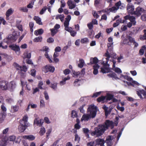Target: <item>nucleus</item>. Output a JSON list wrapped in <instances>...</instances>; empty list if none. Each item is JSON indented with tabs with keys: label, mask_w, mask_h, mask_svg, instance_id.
I'll use <instances>...</instances> for the list:
<instances>
[{
	"label": "nucleus",
	"mask_w": 146,
	"mask_h": 146,
	"mask_svg": "<svg viewBox=\"0 0 146 146\" xmlns=\"http://www.w3.org/2000/svg\"><path fill=\"white\" fill-rule=\"evenodd\" d=\"M113 123L112 121L107 120L104 124L99 125L94 129V131L91 133L92 136H96L98 137L102 135L105 131L107 129L109 126L112 127Z\"/></svg>",
	"instance_id": "obj_1"
},
{
	"label": "nucleus",
	"mask_w": 146,
	"mask_h": 146,
	"mask_svg": "<svg viewBox=\"0 0 146 146\" xmlns=\"http://www.w3.org/2000/svg\"><path fill=\"white\" fill-rule=\"evenodd\" d=\"M97 107L93 104L89 106L87 111V113L84 114L81 119V121L83 120L88 121L91 118L96 116L97 111Z\"/></svg>",
	"instance_id": "obj_2"
},
{
	"label": "nucleus",
	"mask_w": 146,
	"mask_h": 146,
	"mask_svg": "<svg viewBox=\"0 0 146 146\" xmlns=\"http://www.w3.org/2000/svg\"><path fill=\"white\" fill-rule=\"evenodd\" d=\"M28 116L25 115L23 117L22 119L20 121V125L19 126V130L20 132H23L29 126L28 123Z\"/></svg>",
	"instance_id": "obj_3"
},
{
	"label": "nucleus",
	"mask_w": 146,
	"mask_h": 146,
	"mask_svg": "<svg viewBox=\"0 0 146 146\" xmlns=\"http://www.w3.org/2000/svg\"><path fill=\"white\" fill-rule=\"evenodd\" d=\"M105 56L107 57V58H106V62H105L104 61H102L100 62L102 64H103L104 66V68H101V72L103 73L109 72L110 70L109 67L110 65L109 64H107V62L109 60V58L110 57L108 51H107L105 53Z\"/></svg>",
	"instance_id": "obj_4"
},
{
	"label": "nucleus",
	"mask_w": 146,
	"mask_h": 146,
	"mask_svg": "<svg viewBox=\"0 0 146 146\" xmlns=\"http://www.w3.org/2000/svg\"><path fill=\"white\" fill-rule=\"evenodd\" d=\"M146 10L140 7H137L136 9L134 12V15L137 17L140 16L142 13H146Z\"/></svg>",
	"instance_id": "obj_5"
},
{
	"label": "nucleus",
	"mask_w": 146,
	"mask_h": 146,
	"mask_svg": "<svg viewBox=\"0 0 146 146\" xmlns=\"http://www.w3.org/2000/svg\"><path fill=\"white\" fill-rule=\"evenodd\" d=\"M9 47L13 50L15 51L17 54L19 55L20 54V48L19 46L15 44H13L9 46Z\"/></svg>",
	"instance_id": "obj_6"
},
{
	"label": "nucleus",
	"mask_w": 146,
	"mask_h": 146,
	"mask_svg": "<svg viewBox=\"0 0 146 146\" xmlns=\"http://www.w3.org/2000/svg\"><path fill=\"white\" fill-rule=\"evenodd\" d=\"M113 137L112 136H109L107 137L105 141L107 144V146H111L113 144Z\"/></svg>",
	"instance_id": "obj_7"
},
{
	"label": "nucleus",
	"mask_w": 146,
	"mask_h": 146,
	"mask_svg": "<svg viewBox=\"0 0 146 146\" xmlns=\"http://www.w3.org/2000/svg\"><path fill=\"white\" fill-rule=\"evenodd\" d=\"M127 12L129 13H130L132 15H134V6L131 4H129L127 5Z\"/></svg>",
	"instance_id": "obj_8"
},
{
	"label": "nucleus",
	"mask_w": 146,
	"mask_h": 146,
	"mask_svg": "<svg viewBox=\"0 0 146 146\" xmlns=\"http://www.w3.org/2000/svg\"><path fill=\"white\" fill-rule=\"evenodd\" d=\"M102 108L104 110L105 112V115L106 116H107L109 115L110 114L113 109L112 108H110V107H109V108H108L105 105H104Z\"/></svg>",
	"instance_id": "obj_9"
},
{
	"label": "nucleus",
	"mask_w": 146,
	"mask_h": 146,
	"mask_svg": "<svg viewBox=\"0 0 146 146\" xmlns=\"http://www.w3.org/2000/svg\"><path fill=\"white\" fill-rule=\"evenodd\" d=\"M8 83L5 81H0V88L2 90H6L7 89Z\"/></svg>",
	"instance_id": "obj_10"
},
{
	"label": "nucleus",
	"mask_w": 146,
	"mask_h": 146,
	"mask_svg": "<svg viewBox=\"0 0 146 146\" xmlns=\"http://www.w3.org/2000/svg\"><path fill=\"white\" fill-rule=\"evenodd\" d=\"M145 89L146 90V87L145 88ZM137 94L140 98H142V96L141 95L143 94L144 98H146V92L143 90H137L136 91Z\"/></svg>",
	"instance_id": "obj_11"
},
{
	"label": "nucleus",
	"mask_w": 146,
	"mask_h": 146,
	"mask_svg": "<svg viewBox=\"0 0 146 146\" xmlns=\"http://www.w3.org/2000/svg\"><path fill=\"white\" fill-rule=\"evenodd\" d=\"M44 69L45 72H47L49 71L53 72L54 70V67L49 65L46 66Z\"/></svg>",
	"instance_id": "obj_12"
},
{
	"label": "nucleus",
	"mask_w": 146,
	"mask_h": 146,
	"mask_svg": "<svg viewBox=\"0 0 146 146\" xmlns=\"http://www.w3.org/2000/svg\"><path fill=\"white\" fill-rule=\"evenodd\" d=\"M7 89H9L11 91H13L16 87L15 83L14 81H11L9 84H7Z\"/></svg>",
	"instance_id": "obj_13"
},
{
	"label": "nucleus",
	"mask_w": 146,
	"mask_h": 146,
	"mask_svg": "<svg viewBox=\"0 0 146 146\" xmlns=\"http://www.w3.org/2000/svg\"><path fill=\"white\" fill-rule=\"evenodd\" d=\"M100 60L99 61L96 57L94 58H91L90 60V62L88 64L90 65V64H95V65L97 64L98 62H100Z\"/></svg>",
	"instance_id": "obj_14"
},
{
	"label": "nucleus",
	"mask_w": 146,
	"mask_h": 146,
	"mask_svg": "<svg viewBox=\"0 0 146 146\" xmlns=\"http://www.w3.org/2000/svg\"><path fill=\"white\" fill-rule=\"evenodd\" d=\"M43 123V121L42 119H39L36 118L34 121V124H36L37 126H41Z\"/></svg>",
	"instance_id": "obj_15"
},
{
	"label": "nucleus",
	"mask_w": 146,
	"mask_h": 146,
	"mask_svg": "<svg viewBox=\"0 0 146 146\" xmlns=\"http://www.w3.org/2000/svg\"><path fill=\"white\" fill-rule=\"evenodd\" d=\"M17 36L14 35V33L13 35H11L9 36L7 39L11 41H15L17 39Z\"/></svg>",
	"instance_id": "obj_16"
},
{
	"label": "nucleus",
	"mask_w": 146,
	"mask_h": 146,
	"mask_svg": "<svg viewBox=\"0 0 146 146\" xmlns=\"http://www.w3.org/2000/svg\"><path fill=\"white\" fill-rule=\"evenodd\" d=\"M96 145H104L105 141L103 139H98L96 140Z\"/></svg>",
	"instance_id": "obj_17"
},
{
	"label": "nucleus",
	"mask_w": 146,
	"mask_h": 146,
	"mask_svg": "<svg viewBox=\"0 0 146 146\" xmlns=\"http://www.w3.org/2000/svg\"><path fill=\"white\" fill-rule=\"evenodd\" d=\"M67 4L70 9H72L76 7V4L72 2L71 0H68L67 2Z\"/></svg>",
	"instance_id": "obj_18"
},
{
	"label": "nucleus",
	"mask_w": 146,
	"mask_h": 146,
	"mask_svg": "<svg viewBox=\"0 0 146 146\" xmlns=\"http://www.w3.org/2000/svg\"><path fill=\"white\" fill-rule=\"evenodd\" d=\"M125 78L128 81H130L132 82V83L133 84H136L137 85H139V84L137 82L133 81V79L132 78H131L129 76H125Z\"/></svg>",
	"instance_id": "obj_19"
},
{
	"label": "nucleus",
	"mask_w": 146,
	"mask_h": 146,
	"mask_svg": "<svg viewBox=\"0 0 146 146\" xmlns=\"http://www.w3.org/2000/svg\"><path fill=\"white\" fill-rule=\"evenodd\" d=\"M23 138L27 139L29 141H32L35 139V137L33 135H25L23 136Z\"/></svg>",
	"instance_id": "obj_20"
},
{
	"label": "nucleus",
	"mask_w": 146,
	"mask_h": 146,
	"mask_svg": "<svg viewBox=\"0 0 146 146\" xmlns=\"http://www.w3.org/2000/svg\"><path fill=\"white\" fill-rule=\"evenodd\" d=\"M100 68V66L98 64H96L93 66L94 71L93 74L95 75H96L98 73V69Z\"/></svg>",
	"instance_id": "obj_21"
},
{
	"label": "nucleus",
	"mask_w": 146,
	"mask_h": 146,
	"mask_svg": "<svg viewBox=\"0 0 146 146\" xmlns=\"http://www.w3.org/2000/svg\"><path fill=\"white\" fill-rule=\"evenodd\" d=\"M6 116V114L4 112L0 113V123H2Z\"/></svg>",
	"instance_id": "obj_22"
},
{
	"label": "nucleus",
	"mask_w": 146,
	"mask_h": 146,
	"mask_svg": "<svg viewBox=\"0 0 146 146\" xmlns=\"http://www.w3.org/2000/svg\"><path fill=\"white\" fill-rule=\"evenodd\" d=\"M34 19L35 20L37 23L39 25H42V23L41 21V19L38 16H35L34 18Z\"/></svg>",
	"instance_id": "obj_23"
},
{
	"label": "nucleus",
	"mask_w": 146,
	"mask_h": 146,
	"mask_svg": "<svg viewBox=\"0 0 146 146\" xmlns=\"http://www.w3.org/2000/svg\"><path fill=\"white\" fill-rule=\"evenodd\" d=\"M19 109V107L17 106H12L11 107V112L12 113H14L17 111Z\"/></svg>",
	"instance_id": "obj_24"
},
{
	"label": "nucleus",
	"mask_w": 146,
	"mask_h": 146,
	"mask_svg": "<svg viewBox=\"0 0 146 146\" xmlns=\"http://www.w3.org/2000/svg\"><path fill=\"white\" fill-rule=\"evenodd\" d=\"M43 33V30L42 29H40L37 30L35 31L34 32V34L35 35H41Z\"/></svg>",
	"instance_id": "obj_25"
},
{
	"label": "nucleus",
	"mask_w": 146,
	"mask_h": 146,
	"mask_svg": "<svg viewBox=\"0 0 146 146\" xmlns=\"http://www.w3.org/2000/svg\"><path fill=\"white\" fill-rule=\"evenodd\" d=\"M82 83L81 80H76L74 83V85L75 86H80Z\"/></svg>",
	"instance_id": "obj_26"
},
{
	"label": "nucleus",
	"mask_w": 146,
	"mask_h": 146,
	"mask_svg": "<svg viewBox=\"0 0 146 146\" xmlns=\"http://www.w3.org/2000/svg\"><path fill=\"white\" fill-rule=\"evenodd\" d=\"M129 20L134 25H135L136 21H135V18L134 16H131Z\"/></svg>",
	"instance_id": "obj_27"
},
{
	"label": "nucleus",
	"mask_w": 146,
	"mask_h": 146,
	"mask_svg": "<svg viewBox=\"0 0 146 146\" xmlns=\"http://www.w3.org/2000/svg\"><path fill=\"white\" fill-rule=\"evenodd\" d=\"M146 49V46L145 45L143 46L139 50V53L140 55H142L143 54L145 50Z\"/></svg>",
	"instance_id": "obj_28"
},
{
	"label": "nucleus",
	"mask_w": 146,
	"mask_h": 146,
	"mask_svg": "<svg viewBox=\"0 0 146 146\" xmlns=\"http://www.w3.org/2000/svg\"><path fill=\"white\" fill-rule=\"evenodd\" d=\"M79 62L80 63L78 65V66L80 68H82L84 64V61L82 59H80L79 60Z\"/></svg>",
	"instance_id": "obj_29"
},
{
	"label": "nucleus",
	"mask_w": 146,
	"mask_h": 146,
	"mask_svg": "<svg viewBox=\"0 0 146 146\" xmlns=\"http://www.w3.org/2000/svg\"><path fill=\"white\" fill-rule=\"evenodd\" d=\"M13 11L11 8L9 9L6 13V17H9L13 13Z\"/></svg>",
	"instance_id": "obj_30"
},
{
	"label": "nucleus",
	"mask_w": 146,
	"mask_h": 146,
	"mask_svg": "<svg viewBox=\"0 0 146 146\" xmlns=\"http://www.w3.org/2000/svg\"><path fill=\"white\" fill-rule=\"evenodd\" d=\"M106 97V100H110L112 99L113 97V96L112 95L108 94Z\"/></svg>",
	"instance_id": "obj_31"
},
{
	"label": "nucleus",
	"mask_w": 146,
	"mask_h": 146,
	"mask_svg": "<svg viewBox=\"0 0 146 146\" xmlns=\"http://www.w3.org/2000/svg\"><path fill=\"white\" fill-rule=\"evenodd\" d=\"M42 39V37L40 36L38 37H36L34 39L33 41L35 42H41Z\"/></svg>",
	"instance_id": "obj_32"
},
{
	"label": "nucleus",
	"mask_w": 146,
	"mask_h": 146,
	"mask_svg": "<svg viewBox=\"0 0 146 146\" xmlns=\"http://www.w3.org/2000/svg\"><path fill=\"white\" fill-rule=\"evenodd\" d=\"M72 117L73 118L77 117L78 116L77 112L74 110H73L72 111L71 113Z\"/></svg>",
	"instance_id": "obj_33"
},
{
	"label": "nucleus",
	"mask_w": 146,
	"mask_h": 146,
	"mask_svg": "<svg viewBox=\"0 0 146 146\" xmlns=\"http://www.w3.org/2000/svg\"><path fill=\"white\" fill-rule=\"evenodd\" d=\"M51 33V35L52 36H53L54 35L57 33V30L55 29L54 28L51 29H50Z\"/></svg>",
	"instance_id": "obj_34"
},
{
	"label": "nucleus",
	"mask_w": 146,
	"mask_h": 146,
	"mask_svg": "<svg viewBox=\"0 0 146 146\" xmlns=\"http://www.w3.org/2000/svg\"><path fill=\"white\" fill-rule=\"evenodd\" d=\"M106 98V97L105 96H102L98 98L97 100L99 102H100L104 100Z\"/></svg>",
	"instance_id": "obj_35"
},
{
	"label": "nucleus",
	"mask_w": 146,
	"mask_h": 146,
	"mask_svg": "<svg viewBox=\"0 0 146 146\" xmlns=\"http://www.w3.org/2000/svg\"><path fill=\"white\" fill-rule=\"evenodd\" d=\"M45 132V130L44 128L42 127L39 132L40 134L41 135H43Z\"/></svg>",
	"instance_id": "obj_36"
},
{
	"label": "nucleus",
	"mask_w": 146,
	"mask_h": 146,
	"mask_svg": "<svg viewBox=\"0 0 146 146\" xmlns=\"http://www.w3.org/2000/svg\"><path fill=\"white\" fill-rule=\"evenodd\" d=\"M113 70L116 72L118 74H119L122 72L121 69L118 68L116 67V68H114L113 69Z\"/></svg>",
	"instance_id": "obj_37"
},
{
	"label": "nucleus",
	"mask_w": 146,
	"mask_h": 146,
	"mask_svg": "<svg viewBox=\"0 0 146 146\" xmlns=\"http://www.w3.org/2000/svg\"><path fill=\"white\" fill-rule=\"evenodd\" d=\"M128 39L129 40V42H130V43H133L135 42V40L134 38L130 36H129L128 37Z\"/></svg>",
	"instance_id": "obj_38"
},
{
	"label": "nucleus",
	"mask_w": 146,
	"mask_h": 146,
	"mask_svg": "<svg viewBox=\"0 0 146 146\" xmlns=\"http://www.w3.org/2000/svg\"><path fill=\"white\" fill-rule=\"evenodd\" d=\"M80 42L82 43H87L88 42V39L87 38H84L81 40Z\"/></svg>",
	"instance_id": "obj_39"
},
{
	"label": "nucleus",
	"mask_w": 146,
	"mask_h": 146,
	"mask_svg": "<svg viewBox=\"0 0 146 146\" xmlns=\"http://www.w3.org/2000/svg\"><path fill=\"white\" fill-rule=\"evenodd\" d=\"M108 76L111 77H113L115 78H117L116 74L115 73H110L108 74Z\"/></svg>",
	"instance_id": "obj_40"
},
{
	"label": "nucleus",
	"mask_w": 146,
	"mask_h": 146,
	"mask_svg": "<svg viewBox=\"0 0 146 146\" xmlns=\"http://www.w3.org/2000/svg\"><path fill=\"white\" fill-rule=\"evenodd\" d=\"M29 26L30 28L31 31L32 32L33 31V28L34 26V23L33 22H30L29 23Z\"/></svg>",
	"instance_id": "obj_41"
},
{
	"label": "nucleus",
	"mask_w": 146,
	"mask_h": 146,
	"mask_svg": "<svg viewBox=\"0 0 146 146\" xmlns=\"http://www.w3.org/2000/svg\"><path fill=\"white\" fill-rule=\"evenodd\" d=\"M128 39H125L123 40V43L124 44H128V45H131V44L130 42L128 41Z\"/></svg>",
	"instance_id": "obj_42"
},
{
	"label": "nucleus",
	"mask_w": 146,
	"mask_h": 146,
	"mask_svg": "<svg viewBox=\"0 0 146 146\" xmlns=\"http://www.w3.org/2000/svg\"><path fill=\"white\" fill-rule=\"evenodd\" d=\"M74 136H75V139H74L75 141H80V138L77 134H75Z\"/></svg>",
	"instance_id": "obj_43"
},
{
	"label": "nucleus",
	"mask_w": 146,
	"mask_h": 146,
	"mask_svg": "<svg viewBox=\"0 0 146 146\" xmlns=\"http://www.w3.org/2000/svg\"><path fill=\"white\" fill-rule=\"evenodd\" d=\"M2 22L3 25H5L6 23V22L4 20V19L3 17H0V25L1 24Z\"/></svg>",
	"instance_id": "obj_44"
},
{
	"label": "nucleus",
	"mask_w": 146,
	"mask_h": 146,
	"mask_svg": "<svg viewBox=\"0 0 146 146\" xmlns=\"http://www.w3.org/2000/svg\"><path fill=\"white\" fill-rule=\"evenodd\" d=\"M20 69L21 71H24V72H26L27 70V68L25 66H23L22 67L21 66V68H20Z\"/></svg>",
	"instance_id": "obj_45"
},
{
	"label": "nucleus",
	"mask_w": 146,
	"mask_h": 146,
	"mask_svg": "<svg viewBox=\"0 0 146 146\" xmlns=\"http://www.w3.org/2000/svg\"><path fill=\"white\" fill-rule=\"evenodd\" d=\"M45 56L46 57V58H47L49 61V62H52V61L49 57V56H48V52H46L45 54Z\"/></svg>",
	"instance_id": "obj_46"
},
{
	"label": "nucleus",
	"mask_w": 146,
	"mask_h": 146,
	"mask_svg": "<svg viewBox=\"0 0 146 146\" xmlns=\"http://www.w3.org/2000/svg\"><path fill=\"white\" fill-rule=\"evenodd\" d=\"M110 11L111 12H115L118 9H117L115 6L111 8H110Z\"/></svg>",
	"instance_id": "obj_47"
},
{
	"label": "nucleus",
	"mask_w": 146,
	"mask_h": 146,
	"mask_svg": "<svg viewBox=\"0 0 146 146\" xmlns=\"http://www.w3.org/2000/svg\"><path fill=\"white\" fill-rule=\"evenodd\" d=\"M6 145V142L4 141H0V146H5Z\"/></svg>",
	"instance_id": "obj_48"
},
{
	"label": "nucleus",
	"mask_w": 146,
	"mask_h": 146,
	"mask_svg": "<svg viewBox=\"0 0 146 146\" xmlns=\"http://www.w3.org/2000/svg\"><path fill=\"white\" fill-rule=\"evenodd\" d=\"M47 9V8L46 7H44L41 10L40 12V14L42 15L44 13V12L46 11Z\"/></svg>",
	"instance_id": "obj_49"
},
{
	"label": "nucleus",
	"mask_w": 146,
	"mask_h": 146,
	"mask_svg": "<svg viewBox=\"0 0 146 146\" xmlns=\"http://www.w3.org/2000/svg\"><path fill=\"white\" fill-rule=\"evenodd\" d=\"M141 18L143 21H146V14H144L141 15Z\"/></svg>",
	"instance_id": "obj_50"
},
{
	"label": "nucleus",
	"mask_w": 146,
	"mask_h": 146,
	"mask_svg": "<svg viewBox=\"0 0 146 146\" xmlns=\"http://www.w3.org/2000/svg\"><path fill=\"white\" fill-rule=\"evenodd\" d=\"M52 88H53L54 90H56L57 88V85L56 84H51V86H50Z\"/></svg>",
	"instance_id": "obj_51"
},
{
	"label": "nucleus",
	"mask_w": 146,
	"mask_h": 146,
	"mask_svg": "<svg viewBox=\"0 0 146 146\" xmlns=\"http://www.w3.org/2000/svg\"><path fill=\"white\" fill-rule=\"evenodd\" d=\"M64 16L63 14L60 15L59 16V19L62 22L64 21Z\"/></svg>",
	"instance_id": "obj_52"
},
{
	"label": "nucleus",
	"mask_w": 146,
	"mask_h": 146,
	"mask_svg": "<svg viewBox=\"0 0 146 146\" xmlns=\"http://www.w3.org/2000/svg\"><path fill=\"white\" fill-rule=\"evenodd\" d=\"M23 138V136H18L17 138V141L16 142L19 143L21 141L22 139Z\"/></svg>",
	"instance_id": "obj_53"
},
{
	"label": "nucleus",
	"mask_w": 146,
	"mask_h": 146,
	"mask_svg": "<svg viewBox=\"0 0 146 146\" xmlns=\"http://www.w3.org/2000/svg\"><path fill=\"white\" fill-rule=\"evenodd\" d=\"M44 97L46 100H48L49 98V97L48 95V93H47L46 91H45L44 92Z\"/></svg>",
	"instance_id": "obj_54"
},
{
	"label": "nucleus",
	"mask_w": 146,
	"mask_h": 146,
	"mask_svg": "<svg viewBox=\"0 0 146 146\" xmlns=\"http://www.w3.org/2000/svg\"><path fill=\"white\" fill-rule=\"evenodd\" d=\"M16 139V137L14 135L10 136L9 138V140L10 141H13Z\"/></svg>",
	"instance_id": "obj_55"
},
{
	"label": "nucleus",
	"mask_w": 146,
	"mask_h": 146,
	"mask_svg": "<svg viewBox=\"0 0 146 146\" xmlns=\"http://www.w3.org/2000/svg\"><path fill=\"white\" fill-rule=\"evenodd\" d=\"M36 70L35 69H32L31 71V75L33 76H35Z\"/></svg>",
	"instance_id": "obj_56"
},
{
	"label": "nucleus",
	"mask_w": 146,
	"mask_h": 146,
	"mask_svg": "<svg viewBox=\"0 0 146 146\" xmlns=\"http://www.w3.org/2000/svg\"><path fill=\"white\" fill-rule=\"evenodd\" d=\"M33 2H31L30 3L27 5V7L29 8H32L33 7Z\"/></svg>",
	"instance_id": "obj_57"
},
{
	"label": "nucleus",
	"mask_w": 146,
	"mask_h": 146,
	"mask_svg": "<svg viewBox=\"0 0 146 146\" xmlns=\"http://www.w3.org/2000/svg\"><path fill=\"white\" fill-rule=\"evenodd\" d=\"M117 108L118 110L121 111H123L124 110V108L123 107H120L118 105L117 106Z\"/></svg>",
	"instance_id": "obj_58"
},
{
	"label": "nucleus",
	"mask_w": 146,
	"mask_h": 146,
	"mask_svg": "<svg viewBox=\"0 0 146 146\" xmlns=\"http://www.w3.org/2000/svg\"><path fill=\"white\" fill-rule=\"evenodd\" d=\"M87 26L89 29H92L93 28V25L91 23L88 24Z\"/></svg>",
	"instance_id": "obj_59"
},
{
	"label": "nucleus",
	"mask_w": 146,
	"mask_h": 146,
	"mask_svg": "<svg viewBox=\"0 0 146 146\" xmlns=\"http://www.w3.org/2000/svg\"><path fill=\"white\" fill-rule=\"evenodd\" d=\"M65 30L69 32H70L72 30V29L71 27H69L65 28Z\"/></svg>",
	"instance_id": "obj_60"
},
{
	"label": "nucleus",
	"mask_w": 146,
	"mask_h": 146,
	"mask_svg": "<svg viewBox=\"0 0 146 146\" xmlns=\"http://www.w3.org/2000/svg\"><path fill=\"white\" fill-rule=\"evenodd\" d=\"M85 106V104L83 105L82 106H80V108H79V109L81 112L82 113H84V110H83V108Z\"/></svg>",
	"instance_id": "obj_61"
},
{
	"label": "nucleus",
	"mask_w": 146,
	"mask_h": 146,
	"mask_svg": "<svg viewBox=\"0 0 146 146\" xmlns=\"http://www.w3.org/2000/svg\"><path fill=\"white\" fill-rule=\"evenodd\" d=\"M70 33L71 35L72 36H75L76 34V32L72 30Z\"/></svg>",
	"instance_id": "obj_62"
},
{
	"label": "nucleus",
	"mask_w": 146,
	"mask_h": 146,
	"mask_svg": "<svg viewBox=\"0 0 146 146\" xmlns=\"http://www.w3.org/2000/svg\"><path fill=\"white\" fill-rule=\"evenodd\" d=\"M54 41V39L52 38H49L47 39V42L48 43L52 42Z\"/></svg>",
	"instance_id": "obj_63"
},
{
	"label": "nucleus",
	"mask_w": 146,
	"mask_h": 146,
	"mask_svg": "<svg viewBox=\"0 0 146 146\" xmlns=\"http://www.w3.org/2000/svg\"><path fill=\"white\" fill-rule=\"evenodd\" d=\"M70 70L68 69H66L64 71V73L65 75L68 74L70 73Z\"/></svg>",
	"instance_id": "obj_64"
}]
</instances>
